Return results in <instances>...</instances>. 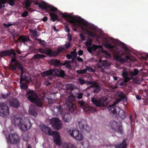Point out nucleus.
<instances>
[{"instance_id": "obj_1", "label": "nucleus", "mask_w": 148, "mask_h": 148, "mask_svg": "<svg viewBox=\"0 0 148 148\" xmlns=\"http://www.w3.org/2000/svg\"><path fill=\"white\" fill-rule=\"evenodd\" d=\"M26 92L27 95H28L27 98L29 100L38 107H42L44 100V97L39 98L37 94L35 93V91L34 90H26Z\"/></svg>"}, {"instance_id": "obj_2", "label": "nucleus", "mask_w": 148, "mask_h": 148, "mask_svg": "<svg viewBox=\"0 0 148 148\" xmlns=\"http://www.w3.org/2000/svg\"><path fill=\"white\" fill-rule=\"evenodd\" d=\"M108 98L106 97L99 99L93 97L91 99V101L96 107H105L108 103Z\"/></svg>"}, {"instance_id": "obj_3", "label": "nucleus", "mask_w": 148, "mask_h": 148, "mask_svg": "<svg viewBox=\"0 0 148 148\" xmlns=\"http://www.w3.org/2000/svg\"><path fill=\"white\" fill-rule=\"evenodd\" d=\"M10 109L5 103H0V116L6 117L10 114Z\"/></svg>"}, {"instance_id": "obj_4", "label": "nucleus", "mask_w": 148, "mask_h": 148, "mask_svg": "<svg viewBox=\"0 0 148 148\" xmlns=\"http://www.w3.org/2000/svg\"><path fill=\"white\" fill-rule=\"evenodd\" d=\"M46 134L49 136L53 135L54 141L56 144L59 146L61 145L60 135L57 131H53L49 128Z\"/></svg>"}, {"instance_id": "obj_5", "label": "nucleus", "mask_w": 148, "mask_h": 148, "mask_svg": "<svg viewBox=\"0 0 148 148\" xmlns=\"http://www.w3.org/2000/svg\"><path fill=\"white\" fill-rule=\"evenodd\" d=\"M50 123L53 127L57 130L60 129L62 127V121L58 118L54 117L52 118Z\"/></svg>"}, {"instance_id": "obj_6", "label": "nucleus", "mask_w": 148, "mask_h": 148, "mask_svg": "<svg viewBox=\"0 0 148 148\" xmlns=\"http://www.w3.org/2000/svg\"><path fill=\"white\" fill-rule=\"evenodd\" d=\"M19 126L21 130L25 131L31 128L32 124L29 120L27 119L24 120L23 121H22Z\"/></svg>"}, {"instance_id": "obj_7", "label": "nucleus", "mask_w": 148, "mask_h": 148, "mask_svg": "<svg viewBox=\"0 0 148 148\" xmlns=\"http://www.w3.org/2000/svg\"><path fill=\"white\" fill-rule=\"evenodd\" d=\"M7 141L8 142L12 144H16L19 141V137L18 135L16 134L10 133L8 137Z\"/></svg>"}, {"instance_id": "obj_8", "label": "nucleus", "mask_w": 148, "mask_h": 148, "mask_svg": "<svg viewBox=\"0 0 148 148\" xmlns=\"http://www.w3.org/2000/svg\"><path fill=\"white\" fill-rule=\"evenodd\" d=\"M110 65V64L106 61H102L100 60L97 64V66L101 71L104 72V70L108 69Z\"/></svg>"}, {"instance_id": "obj_9", "label": "nucleus", "mask_w": 148, "mask_h": 148, "mask_svg": "<svg viewBox=\"0 0 148 148\" xmlns=\"http://www.w3.org/2000/svg\"><path fill=\"white\" fill-rule=\"evenodd\" d=\"M79 128L82 131L88 132L90 130L89 127L88 126L86 121L82 119L78 122Z\"/></svg>"}, {"instance_id": "obj_10", "label": "nucleus", "mask_w": 148, "mask_h": 148, "mask_svg": "<svg viewBox=\"0 0 148 148\" xmlns=\"http://www.w3.org/2000/svg\"><path fill=\"white\" fill-rule=\"evenodd\" d=\"M61 15H62V18H64L69 23L74 24L76 23V18L74 17L71 16L66 13H62Z\"/></svg>"}, {"instance_id": "obj_11", "label": "nucleus", "mask_w": 148, "mask_h": 148, "mask_svg": "<svg viewBox=\"0 0 148 148\" xmlns=\"http://www.w3.org/2000/svg\"><path fill=\"white\" fill-rule=\"evenodd\" d=\"M66 108L69 112L72 113H75L76 110V105L72 103L71 102H68L66 103Z\"/></svg>"}, {"instance_id": "obj_12", "label": "nucleus", "mask_w": 148, "mask_h": 148, "mask_svg": "<svg viewBox=\"0 0 148 148\" xmlns=\"http://www.w3.org/2000/svg\"><path fill=\"white\" fill-rule=\"evenodd\" d=\"M122 76L124 79V82L127 83L131 79L129 77V74L128 71L125 69H124L122 71Z\"/></svg>"}, {"instance_id": "obj_13", "label": "nucleus", "mask_w": 148, "mask_h": 148, "mask_svg": "<svg viewBox=\"0 0 148 148\" xmlns=\"http://www.w3.org/2000/svg\"><path fill=\"white\" fill-rule=\"evenodd\" d=\"M43 77L49 75L55 76V69H52L48 71L42 72L41 73Z\"/></svg>"}, {"instance_id": "obj_14", "label": "nucleus", "mask_w": 148, "mask_h": 148, "mask_svg": "<svg viewBox=\"0 0 148 148\" xmlns=\"http://www.w3.org/2000/svg\"><path fill=\"white\" fill-rule=\"evenodd\" d=\"M11 121L12 123L14 125H18L19 126L20 124H21L23 120L22 118L21 117H16V116H14L11 118Z\"/></svg>"}, {"instance_id": "obj_15", "label": "nucleus", "mask_w": 148, "mask_h": 148, "mask_svg": "<svg viewBox=\"0 0 148 148\" xmlns=\"http://www.w3.org/2000/svg\"><path fill=\"white\" fill-rule=\"evenodd\" d=\"M120 101V99H117L116 102H114L113 104L110 106L109 107V110L110 112H112L114 114L117 113L116 107L115 105Z\"/></svg>"}, {"instance_id": "obj_16", "label": "nucleus", "mask_w": 148, "mask_h": 148, "mask_svg": "<svg viewBox=\"0 0 148 148\" xmlns=\"http://www.w3.org/2000/svg\"><path fill=\"white\" fill-rule=\"evenodd\" d=\"M10 68L12 70H15L17 66H18V68L19 70H21L23 69L22 65L19 64L18 62H16L14 64H10Z\"/></svg>"}, {"instance_id": "obj_17", "label": "nucleus", "mask_w": 148, "mask_h": 148, "mask_svg": "<svg viewBox=\"0 0 148 148\" xmlns=\"http://www.w3.org/2000/svg\"><path fill=\"white\" fill-rule=\"evenodd\" d=\"M50 62L51 65L55 66H62V63L58 59H51L50 60Z\"/></svg>"}, {"instance_id": "obj_18", "label": "nucleus", "mask_w": 148, "mask_h": 148, "mask_svg": "<svg viewBox=\"0 0 148 148\" xmlns=\"http://www.w3.org/2000/svg\"><path fill=\"white\" fill-rule=\"evenodd\" d=\"M65 71L62 70L55 69V75L58 77L63 78L65 76Z\"/></svg>"}, {"instance_id": "obj_19", "label": "nucleus", "mask_w": 148, "mask_h": 148, "mask_svg": "<svg viewBox=\"0 0 148 148\" xmlns=\"http://www.w3.org/2000/svg\"><path fill=\"white\" fill-rule=\"evenodd\" d=\"M19 39L20 40V42L23 43L31 41L29 36L23 35L20 36L19 37Z\"/></svg>"}, {"instance_id": "obj_20", "label": "nucleus", "mask_w": 148, "mask_h": 148, "mask_svg": "<svg viewBox=\"0 0 148 148\" xmlns=\"http://www.w3.org/2000/svg\"><path fill=\"white\" fill-rule=\"evenodd\" d=\"M119 124L118 122L113 121L110 122L109 125L112 130L114 131L116 130V128H117V127Z\"/></svg>"}, {"instance_id": "obj_21", "label": "nucleus", "mask_w": 148, "mask_h": 148, "mask_svg": "<svg viewBox=\"0 0 148 148\" xmlns=\"http://www.w3.org/2000/svg\"><path fill=\"white\" fill-rule=\"evenodd\" d=\"M63 119L64 121L65 122L68 123L69 122L71 119V115L70 113L65 112L63 117Z\"/></svg>"}, {"instance_id": "obj_22", "label": "nucleus", "mask_w": 148, "mask_h": 148, "mask_svg": "<svg viewBox=\"0 0 148 148\" xmlns=\"http://www.w3.org/2000/svg\"><path fill=\"white\" fill-rule=\"evenodd\" d=\"M26 79H22V77L21 79H20V87L21 90H27L28 87V85L25 83H22V82L24 81Z\"/></svg>"}, {"instance_id": "obj_23", "label": "nucleus", "mask_w": 148, "mask_h": 148, "mask_svg": "<svg viewBox=\"0 0 148 148\" xmlns=\"http://www.w3.org/2000/svg\"><path fill=\"white\" fill-rule=\"evenodd\" d=\"M127 146L126 140L124 139L121 143L115 145L114 147L116 148H126Z\"/></svg>"}, {"instance_id": "obj_24", "label": "nucleus", "mask_w": 148, "mask_h": 148, "mask_svg": "<svg viewBox=\"0 0 148 148\" xmlns=\"http://www.w3.org/2000/svg\"><path fill=\"white\" fill-rule=\"evenodd\" d=\"M82 29L85 31L86 34L89 36L92 37H96V34L93 32L87 29H86L84 27L82 28Z\"/></svg>"}, {"instance_id": "obj_25", "label": "nucleus", "mask_w": 148, "mask_h": 148, "mask_svg": "<svg viewBox=\"0 0 148 148\" xmlns=\"http://www.w3.org/2000/svg\"><path fill=\"white\" fill-rule=\"evenodd\" d=\"M29 113L30 114L33 115L34 116L37 114V112L35 107L34 106H31L29 110Z\"/></svg>"}, {"instance_id": "obj_26", "label": "nucleus", "mask_w": 148, "mask_h": 148, "mask_svg": "<svg viewBox=\"0 0 148 148\" xmlns=\"http://www.w3.org/2000/svg\"><path fill=\"white\" fill-rule=\"evenodd\" d=\"M117 116L121 120L124 119L126 117V115L125 111L123 110H120Z\"/></svg>"}, {"instance_id": "obj_27", "label": "nucleus", "mask_w": 148, "mask_h": 148, "mask_svg": "<svg viewBox=\"0 0 148 148\" xmlns=\"http://www.w3.org/2000/svg\"><path fill=\"white\" fill-rule=\"evenodd\" d=\"M92 88L93 90L92 92L94 93H98L101 90V87L97 84V82L94 84Z\"/></svg>"}, {"instance_id": "obj_28", "label": "nucleus", "mask_w": 148, "mask_h": 148, "mask_svg": "<svg viewBox=\"0 0 148 148\" xmlns=\"http://www.w3.org/2000/svg\"><path fill=\"white\" fill-rule=\"evenodd\" d=\"M38 7L42 9L47 10L50 7V5L47 4L44 2H42L40 3Z\"/></svg>"}, {"instance_id": "obj_29", "label": "nucleus", "mask_w": 148, "mask_h": 148, "mask_svg": "<svg viewBox=\"0 0 148 148\" xmlns=\"http://www.w3.org/2000/svg\"><path fill=\"white\" fill-rule=\"evenodd\" d=\"M55 110L56 111V112L58 114H60L62 115L64 114V110L63 109L62 106L59 105L57 106L55 108Z\"/></svg>"}, {"instance_id": "obj_30", "label": "nucleus", "mask_w": 148, "mask_h": 148, "mask_svg": "<svg viewBox=\"0 0 148 148\" xmlns=\"http://www.w3.org/2000/svg\"><path fill=\"white\" fill-rule=\"evenodd\" d=\"M10 51L8 50L1 51L0 52V57H3L10 55Z\"/></svg>"}, {"instance_id": "obj_31", "label": "nucleus", "mask_w": 148, "mask_h": 148, "mask_svg": "<svg viewBox=\"0 0 148 148\" xmlns=\"http://www.w3.org/2000/svg\"><path fill=\"white\" fill-rule=\"evenodd\" d=\"M10 105L12 107L17 108L19 105V102L17 99H14L10 102Z\"/></svg>"}, {"instance_id": "obj_32", "label": "nucleus", "mask_w": 148, "mask_h": 148, "mask_svg": "<svg viewBox=\"0 0 148 148\" xmlns=\"http://www.w3.org/2000/svg\"><path fill=\"white\" fill-rule=\"evenodd\" d=\"M48 52V56L51 58L56 56L58 55L56 51H53L50 49H49Z\"/></svg>"}, {"instance_id": "obj_33", "label": "nucleus", "mask_w": 148, "mask_h": 148, "mask_svg": "<svg viewBox=\"0 0 148 148\" xmlns=\"http://www.w3.org/2000/svg\"><path fill=\"white\" fill-rule=\"evenodd\" d=\"M123 54H122L121 56H120L117 55H116L114 56V58L117 61H119L122 63L125 62H126V60L125 59L121 57V56Z\"/></svg>"}, {"instance_id": "obj_34", "label": "nucleus", "mask_w": 148, "mask_h": 148, "mask_svg": "<svg viewBox=\"0 0 148 148\" xmlns=\"http://www.w3.org/2000/svg\"><path fill=\"white\" fill-rule=\"evenodd\" d=\"M84 111V112H86L87 113H89L95 112V110L93 107H89L87 106Z\"/></svg>"}, {"instance_id": "obj_35", "label": "nucleus", "mask_w": 148, "mask_h": 148, "mask_svg": "<svg viewBox=\"0 0 148 148\" xmlns=\"http://www.w3.org/2000/svg\"><path fill=\"white\" fill-rule=\"evenodd\" d=\"M49 14L51 17V20L53 22L59 20L58 19V16L57 15L54 13H49Z\"/></svg>"}, {"instance_id": "obj_36", "label": "nucleus", "mask_w": 148, "mask_h": 148, "mask_svg": "<svg viewBox=\"0 0 148 148\" xmlns=\"http://www.w3.org/2000/svg\"><path fill=\"white\" fill-rule=\"evenodd\" d=\"M70 132V135L71 136H73L75 138L78 134L79 133L78 130H73L71 131V130H69Z\"/></svg>"}, {"instance_id": "obj_37", "label": "nucleus", "mask_w": 148, "mask_h": 148, "mask_svg": "<svg viewBox=\"0 0 148 148\" xmlns=\"http://www.w3.org/2000/svg\"><path fill=\"white\" fill-rule=\"evenodd\" d=\"M63 148H76L73 144L68 143H64L63 144Z\"/></svg>"}, {"instance_id": "obj_38", "label": "nucleus", "mask_w": 148, "mask_h": 148, "mask_svg": "<svg viewBox=\"0 0 148 148\" xmlns=\"http://www.w3.org/2000/svg\"><path fill=\"white\" fill-rule=\"evenodd\" d=\"M77 103L79 104V106L84 110L87 106V105L86 104L85 102L83 101L79 100L78 101Z\"/></svg>"}, {"instance_id": "obj_39", "label": "nucleus", "mask_w": 148, "mask_h": 148, "mask_svg": "<svg viewBox=\"0 0 148 148\" xmlns=\"http://www.w3.org/2000/svg\"><path fill=\"white\" fill-rule=\"evenodd\" d=\"M118 96L119 98L124 101H127V97L123 92H120Z\"/></svg>"}, {"instance_id": "obj_40", "label": "nucleus", "mask_w": 148, "mask_h": 148, "mask_svg": "<svg viewBox=\"0 0 148 148\" xmlns=\"http://www.w3.org/2000/svg\"><path fill=\"white\" fill-rule=\"evenodd\" d=\"M114 131L117 132L119 134H123L124 132V131L122 129V125L119 124L117 127V128H116V130Z\"/></svg>"}, {"instance_id": "obj_41", "label": "nucleus", "mask_w": 148, "mask_h": 148, "mask_svg": "<svg viewBox=\"0 0 148 148\" xmlns=\"http://www.w3.org/2000/svg\"><path fill=\"white\" fill-rule=\"evenodd\" d=\"M70 62L69 61V60H66L65 61L64 63H62V66H65V65H66V68L70 70H71L72 69V67L71 65L70 64Z\"/></svg>"}, {"instance_id": "obj_42", "label": "nucleus", "mask_w": 148, "mask_h": 148, "mask_svg": "<svg viewBox=\"0 0 148 148\" xmlns=\"http://www.w3.org/2000/svg\"><path fill=\"white\" fill-rule=\"evenodd\" d=\"M46 57V56L44 55L38 54L34 55L33 58L35 59H40L41 58H45Z\"/></svg>"}, {"instance_id": "obj_43", "label": "nucleus", "mask_w": 148, "mask_h": 148, "mask_svg": "<svg viewBox=\"0 0 148 148\" xmlns=\"http://www.w3.org/2000/svg\"><path fill=\"white\" fill-rule=\"evenodd\" d=\"M139 72V70L137 69H135L134 70V72L130 73L131 79H132L134 76L137 75Z\"/></svg>"}, {"instance_id": "obj_44", "label": "nucleus", "mask_w": 148, "mask_h": 148, "mask_svg": "<svg viewBox=\"0 0 148 148\" xmlns=\"http://www.w3.org/2000/svg\"><path fill=\"white\" fill-rule=\"evenodd\" d=\"M75 138L77 140L80 141L83 139V136L82 134L79 133Z\"/></svg>"}, {"instance_id": "obj_45", "label": "nucleus", "mask_w": 148, "mask_h": 148, "mask_svg": "<svg viewBox=\"0 0 148 148\" xmlns=\"http://www.w3.org/2000/svg\"><path fill=\"white\" fill-rule=\"evenodd\" d=\"M38 51L41 53H45L48 56L49 49L47 50H45L44 49L40 48L39 49Z\"/></svg>"}, {"instance_id": "obj_46", "label": "nucleus", "mask_w": 148, "mask_h": 148, "mask_svg": "<svg viewBox=\"0 0 148 148\" xmlns=\"http://www.w3.org/2000/svg\"><path fill=\"white\" fill-rule=\"evenodd\" d=\"M10 51V55L9 56H11L12 55L13 56V58H16V54L15 52V51L14 49H11Z\"/></svg>"}, {"instance_id": "obj_47", "label": "nucleus", "mask_w": 148, "mask_h": 148, "mask_svg": "<svg viewBox=\"0 0 148 148\" xmlns=\"http://www.w3.org/2000/svg\"><path fill=\"white\" fill-rule=\"evenodd\" d=\"M87 69H84L82 70H78L76 71V72L79 74H84L86 73Z\"/></svg>"}, {"instance_id": "obj_48", "label": "nucleus", "mask_w": 148, "mask_h": 148, "mask_svg": "<svg viewBox=\"0 0 148 148\" xmlns=\"http://www.w3.org/2000/svg\"><path fill=\"white\" fill-rule=\"evenodd\" d=\"M49 127L47 126L44 125L42 126V131L44 132L45 134H46L48 132V130L49 129Z\"/></svg>"}, {"instance_id": "obj_49", "label": "nucleus", "mask_w": 148, "mask_h": 148, "mask_svg": "<svg viewBox=\"0 0 148 148\" xmlns=\"http://www.w3.org/2000/svg\"><path fill=\"white\" fill-rule=\"evenodd\" d=\"M32 33L33 34V36L34 37H37L39 36V35L37 34V29H35L34 30H32Z\"/></svg>"}, {"instance_id": "obj_50", "label": "nucleus", "mask_w": 148, "mask_h": 148, "mask_svg": "<svg viewBox=\"0 0 148 148\" xmlns=\"http://www.w3.org/2000/svg\"><path fill=\"white\" fill-rule=\"evenodd\" d=\"M21 74L20 75V79H21V78H22V79H26L27 77L25 76V75H23V74L24 73L23 69L21 70Z\"/></svg>"}, {"instance_id": "obj_51", "label": "nucleus", "mask_w": 148, "mask_h": 148, "mask_svg": "<svg viewBox=\"0 0 148 148\" xmlns=\"http://www.w3.org/2000/svg\"><path fill=\"white\" fill-rule=\"evenodd\" d=\"M92 39H89L86 41L85 44L86 46H91L92 43Z\"/></svg>"}, {"instance_id": "obj_52", "label": "nucleus", "mask_w": 148, "mask_h": 148, "mask_svg": "<svg viewBox=\"0 0 148 148\" xmlns=\"http://www.w3.org/2000/svg\"><path fill=\"white\" fill-rule=\"evenodd\" d=\"M49 9H50V10L51 12H53L56 13L58 11V9L54 7H51L50 6V7Z\"/></svg>"}, {"instance_id": "obj_53", "label": "nucleus", "mask_w": 148, "mask_h": 148, "mask_svg": "<svg viewBox=\"0 0 148 148\" xmlns=\"http://www.w3.org/2000/svg\"><path fill=\"white\" fill-rule=\"evenodd\" d=\"M64 49V48L62 47H58L57 49V52L58 54L60 53H62Z\"/></svg>"}, {"instance_id": "obj_54", "label": "nucleus", "mask_w": 148, "mask_h": 148, "mask_svg": "<svg viewBox=\"0 0 148 148\" xmlns=\"http://www.w3.org/2000/svg\"><path fill=\"white\" fill-rule=\"evenodd\" d=\"M86 69H87V71H88L90 72H94V70L92 67L88 66H86Z\"/></svg>"}, {"instance_id": "obj_55", "label": "nucleus", "mask_w": 148, "mask_h": 148, "mask_svg": "<svg viewBox=\"0 0 148 148\" xmlns=\"http://www.w3.org/2000/svg\"><path fill=\"white\" fill-rule=\"evenodd\" d=\"M7 2L11 6H13L15 3L14 0H7Z\"/></svg>"}, {"instance_id": "obj_56", "label": "nucleus", "mask_w": 148, "mask_h": 148, "mask_svg": "<svg viewBox=\"0 0 148 148\" xmlns=\"http://www.w3.org/2000/svg\"><path fill=\"white\" fill-rule=\"evenodd\" d=\"M31 5V3L29 1H27L25 3V8L30 7Z\"/></svg>"}, {"instance_id": "obj_57", "label": "nucleus", "mask_w": 148, "mask_h": 148, "mask_svg": "<svg viewBox=\"0 0 148 148\" xmlns=\"http://www.w3.org/2000/svg\"><path fill=\"white\" fill-rule=\"evenodd\" d=\"M86 82L82 79H78V82L79 84L83 85L86 83Z\"/></svg>"}, {"instance_id": "obj_58", "label": "nucleus", "mask_w": 148, "mask_h": 148, "mask_svg": "<svg viewBox=\"0 0 148 148\" xmlns=\"http://www.w3.org/2000/svg\"><path fill=\"white\" fill-rule=\"evenodd\" d=\"M71 56H72L73 57H77V53L75 51H71Z\"/></svg>"}, {"instance_id": "obj_59", "label": "nucleus", "mask_w": 148, "mask_h": 148, "mask_svg": "<svg viewBox=\"0 0 148 148\" xmlns=\"http://www.w3.org/2000/svg\"><path fill=\"white\" fill-rule=\"evenodd\" d=\"M106 47L110 49H113L114 48V46L110 44H106Z\"/></svg>"}, {"instance_id": "obj_60", "label": "nucleus", "mask_w": 148, "mask_h": 148, "mask_svg": "<svg viewBox=\"0 0 148 148\" xmlns=\"http://www.w3.org/2000/svg\"><path fill=\"white\" fill-rule=\"evenodd\" d=\"M96 83V82L94 81H87L86 82V83L88 85H93L94 84H95Z\"/></svg>"}, {"instance_id": "obj_61", "label": "nucleus", "mask_w": 148, "mask_h": 148, "mask_svg": "<svg viewBox=\"0 0 148 148\" xmlns=\"http://www.w3.org/2000/svg\"><path fill=\"white\" fill-rule=\"evenodd\" d=\"M36 39L39 41L40 44L43 45H46V42L44 40H42L41 39Z\"/></svg>"}, {"instance_id": "obj_62", "label": "nucleus", "mask_w": 148, "mask_h": 148, "mask_svg": "<svg viewBox=\"0 0 148 148\" xmlns=\"http://www.w3.org/2000/svg\"><path fill=\"white\" fill-rule=\"evenodd\" d=\"M28 12L27 11H25L22 14H21V16L22 17H25L27 16L28 14Z\"/></svg>"}, {"instance_id": "obj_63", "label": "nucleus", "mask_w": 148, "mask_h": 148, "mask_svg": "<svg viewBox=\"0 0 148 148\" xmlns=\"http://www.w3.org/2000/svg\"><path fill=\"white\" fill-rule=\"evenodd\" d=\"M10 95V93H7L6 94H2L1 95L2 98L4 99L7 98Z\"/></svg>"}, {"instance_id": "obj_64", "label": "nucleus", "mask_w": 148, "mask_h": 148, "mask_svg": "<svg viewBox=\"0 0 148 148\" xmlns=\"http://www.w3.org/2000/svg\"><path fill=\"white\" fill-rule=\"evenodd\" d=\"M68 89L72 90H73V87L71 84H69L67 85V87Z\"/></svg>"}]
</instances>
